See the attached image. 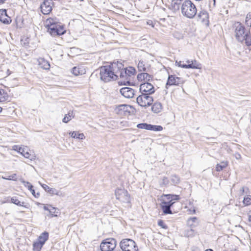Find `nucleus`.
Returning a JSON list of instances; mask_svg holds the SVG:
<instances>
[{"instance_id": "1", "label": "nucleus", "mask_w": 251, "mask_h": 251, "mask_svg": "<svg viewBox=\"0 0 251 251\" xmlns=\"http://www.w3.org/2000/svg\"><path fill=\"white\" fill-rule=\"evenodd\" d=\"M100 78L105 82L117 79L116 62L111 63L109 65L103 66L100 67Z\"/></svg>"}, {"instance_id": "2", "label": "nucleus", "mask_w": 251, "mask_h": 251, "mask_svg": "<svg viewBox=\"0 0 251 251\" xmlns=\"http://www.w3.org/2000/svg\"><path fill=\"white\" fill-rule=\"evenodd\" d=\"M48 31L52 36H60L65 33L64 26L59 23L56 19L49 18L46 21Z\"/></svg>"}, {"instance_id": "3", "label": "nucleus", "mask_w": 251, "mask_h": 251, "mask_svg": "<svg viewBox=\"0 0 251 251\" xmlns=\"http://www.w3.org/2000/svg\"><path fill=\"white\" fill-rule=\"evenodd\" d=\"M181 8V13L184 17L193 19L196 15L197 9L196 5L190 0H185Z\"/></svg>"}, {"instance_id": "4", "label": "nucleus", "mask_w": 251, "mask_h": 251, "mask_svg": "<svg viewBox=\"0 0 251 251\" xmlns=\"http://www.w3.org/2000/svg\"><path fill=\"white\" fill-rule=\"evenodd\" d=\"M116 77L117 79L120 77L122 79L118 83L120 85H129L130 79H128L126 74V69L124 68V65L121 62H116Z\"/></svg>"}, {"instance_id": "5", "label": "nucleus", "mask_w": 251, "mask_h": 251, "mask_svg": "<svg viewBox=\"0 0 251 251\" xmlns=\"http://www.w3.org/2000/svg\"><path fill=\"white\" fill-rule=\"evenodd\" d=\"M235 36L236 40L239 42H243L246 36L245 26L240 22H236L234 24Z\"/></svg>"}, {"instance_id": "6", "label": "nucleus", "mask_w": 251, "mask_h": 251, "mask_svg": "<svg viewBox=\"0 0 251 251\" xmlns=\"http://www.w3.org/2000/svg\"><path fill=\"white\" fill-rule=\"evenodd\" d=\"M123 251H138V248L135 242L130 239H124L120 244Z\"/></svg>"}, {"instance_id": "7", "label": "nucleus", "mask_w": 251, "mask_h": 251, "mask_svg": "<svg viewBox=\"0 0 251 251\" xmlns=\"http://www.w3.org/2000/svg\"><path fill=\"white\" fill-rule=\"evenodd\" d=\"M146 93H141L136 99L137 103L142 107L150 106L153 101L152 97Z\"/></svg>"}, {"instance_id": "8", "label": "nucleus", "mask_w": 251, "mask_h": 251, "mask_svg": "<svg viewBox=\"0 0 251 251\" xmlns=\"http://www.w3.org/2000/svg\"><path fill=\"white\" fill-rule=\"evenodd\" d=\"M115 195L117 200L122 202L129 203L130 196L127 191L124 188H117L115 190Z\"/></svg>"}, {"instance_id": "9", "label": "nucleus", "mask_w": 251, "mask_h": 251, "mask_svg": "<svg viewBox=\"0 0 251 251\" xmlns=\"http://www.w3.org/2000/svg\"><path fill=\"white\" fill-rule=\"evenodd\" d=\"M116 241L115 239H107L100 244V248L101 251H112L115 248Z\"/></svg>"}, {"instance_id": "10", "label": "nucleus", "mask_w": 251, "mask_h": 251, "mask_svg": "<svg viewBox=\"0 0 251 251\" xmlns=\"http://www.w3.org/2000/svg\"><path fill=\"white\" fill-rule=\"evenodd\" d=\"M140 92L141 93H146L151 95L155 92L154 87L149 82H144L140 84Z\"/></svg>"}, {"instance_id": "11", "label": "nucleus", "mask_w": 251, "mask_h": 251, "mask_svg": "<svg viewBox=\"0 0 251 251\" xmlns=\"http://www.w3.org/2000/svg\"><path fill=\"white\" fill-rule=\"evenodd\" d=\"M173 204L174 202H166L165 200H161L160 205L164 215L173 214V212L171 210V207Z\"/></svg>"}, {"instance_id": "12", "label": "nucleus", "mask_w": 251, "mask_h": 251, "mask_svg": "<svg viewBox=\"0 0 251 251\" xmlns=\"http://www.w3.org/2000/svg\"><path fill=\"white\" fill-rule=\"evenodd\" d=\"M53 5V2L45 0L40 5L42 13L44 15L50 14L52 10Z\"/></svg>"}, {"instance_id": "13", "label": "nucleus", "mask_w": 251, "mask_h": 251, "mask_svg": "<svg viewBox=\"0 0 251 251\" xmlns=\"http://www.w3.org/2000/svg\"><path fill=\"white\" fill-rule=\"evenodd\" d=\"M120 91L122 95L127 99L132 98L135 95L134 90L130 87H123Z\"/></svg>"}, {"instance_id": "14", "label": "nucleus", "mask_w": 251, "mask_h": 251, "mask_svg": "<svg viewBox=\"0 0 251 251\" xmlns=\"http://www.w3.org/2000/svg\"><path fill=\"white\" fill-rule=\"evenodd\" d=\"M198 20L201 23L208 25H209V15L208 12L205 10H202L198 13Z\"/></svg>"}, {"instance_id": "15", "label": "nucleus", "mask_w": 251, "mask_h": 251, "mask_svg": "<svg viewBox=\"0 0 251 251\" xmlns=\"http://www.w3.org/2000/svg\"><path fill=\"white\" fill-rule=\"evenodd\" d=\"M0 21L4 24H9L11 20L7 14V10L5 9H0Z\"/></svg>"}, {"instance_id": "16", "label": "nucleus", "mask_w": 251, "mask_h": 251, "mask_svg": "<svg viewBox=\"0 0 251 251\" xmlns=\"http://www.w3.org/2000/svg\"><path fill=\"white\" fill-rule=\"evenodd\" d=\"M137 78L139 81H144L145 82H147L152 79V76L147 72H143L137 75Z\"/></svg>"}, {"instance_id": "17", "label": "nucleus", "mask_w": 251, "mask_h": 251, "mask_svg": "<svg viewBox=\"0 0 251 251\" xmlns=\"http://www.w3.org/2000/svg\"><path fill=\"white\" fill-rule=\"evenodd\" d=\"M39 183L41 185L42 188L46 191V192H48L50 194L56 195L57 196H61L60 192L57 190L56 189L50 188L46 184H42L40 182H39Z\"/></svg>"}, {"instance_id": "18", "label": "nucleus", "mask_w": 251, "mask_h": 251, "mask_svg": "<svg viewBox=\"0 0 251 251\" xmlns=\"http://www.w3.org/2000/svg\"><path fill=\"white\" fill-rule=\"evenodd\" d=\"M165 197L166 202H174L175 203V201H177L180 199L179 195H173V194H163L161 196V198Z\"/></svg>"}, {"instance_id": "19", "label": "nucleus", "mask_w": 251, "mask_h": 251, "mask_svg": "<svg viewBox=\"0 0 251 251\" xmlns=\"http://www.w3.org/2000/svg\"><path fill=\"white\" fill-rule=\"evenodd\" d=\"M199 224L198 219L196 217H191L188 219L187 225L189 228L195 229Z\"/></svg>"}, {"instance_id": "20", "label": "nucleus", "mask_w": 251, "mask_h": 251, "mask_svg": "<svg viewBox=\"0 0 251 251\" xmlns=\"http://www.w3.org/2000/svg\"><path fill=\"white\" fill-rule=\"evenodd\" d=\"M38 62L39 66L43 69L49 70L50 68V63L43 58H39Z\"/></svg>"}, {"instance_id": "21", "label": "nucleus", "mask_w": 251, "mask_h": 251, "mask_svg": "<svg viewBox=\"0 0 251 251\" xmlns=\"http://www.w3.org/2000/svg\"><path fill=\"white\" fill-rule=\"evenodd\" d=\"M186 69H201V65L199 63L197 60H194L191 61V63L187 64V65L183 66Z\"/></svg>"}, {"instance_id": "22", "label": "nucleus", "mask_w": 251, "mask_h": 251, "mask_svg": "<svg viewBox=\"0 0 251 251\" xmlns=\"http://www.w3.org/2000/svg\"><path fill=\"white\" fill-rule=\"evenodd\" d=\"M162 109V105L160 102H154L151 106V111L156 114L160 112Z\"/></svg>"}, {"instance_id": "23", "label": "nucleus", "mask_w": 251, "mask_h": 251, "mask_svg": "<svg viewBox=\"0 0 251 251\" xmlns=\"http://www.w3.org/2000/svg\"><path fill=\"white\" fill-rule=\"evenodd\" d=\"M49 237V233L47 231H44L38 237L37 241L41 242L43 245H44L45 242L48 240Z\"/></svg>"}, {"instance_id": "24", "label": "nucleus", "mask_w": 251, "mask_h": 251, "mask_svg": "<svg viewBox=\"0 0 251 251\" xmlns=\"http://www.w3.org/2000/svg\"><path fill=\"white\" fill-rule=\"evenodd\" d=\"M197 233L195 229L189 228L185 229L184 231V236L187 237H193Z\"/></svg>"}, {"instance_id": "25", "label": "nucleus", "mask_w": 251, "mask_h": 251, "mask_svg": "<svg viewBox=\"0 0 251 251\" xmlns=\"http://www.w3.org/2000/svg\"><path fill=\"white\" fill-rule=\"evenodd\" d=\"M138 69L139 72H149L150 68L146 67L143 61H139L137 65Z\"/></svg>"}, {"instance_id": "26", "label": "nucleus", "mask_w": 251, "mask_h": 251, "mask_svg": "<svg viewBox=\"0 0 251 251\" xmlns=\"http://www.w3.org/2000/svg\"><path fill=\"white\" fill-rule=\"evenodd\" d=\"M176 86V76L175 75H169L168 80L166 84V87L168 88L167 86Z\"/></svg>"}, {"instance_id": "27", "label": "nucleus", "mask_w": 251, "mask_h": 251, "mask_svg": "<svg viewBox=\"0 0 251 251\" xmlns=\"http://www.w3.org/2000/svg\"><path fill=\"white\" fill-rule=\"evenodd\" d=\"M20 180L24 184V185L31 192L32 194H34L35 191L34 189H33V186L30 184V182L26 181L23 179H20Z\"/></svg>"}, {"instance_id": "28", "label": "nucleus", "mask_w": 251, "mask_h": 251, "mask_svg": "<svg viewBox=\"0 0 251 251\" xmlns=\"http://www.w3.org/2000/svg\"><path fill=\"white\" fill-rule=\"evenodd\" d=\"M70 136L75 139H78L83 140L85 138V136L83 133H79L77 131H72L69 133Z\"/></svg>"}, {"instance_id": "29", "label": "nucleus", "mask_w": 251, "mask_h": 251, "mask_svg": "<svg viewBox=\"0 0 251 251\" xmlns=\"http://www.w3.org/2000/svg\"><path fill=\"white\" fill-rule=\"evenodd\" d=\"M228 165L227 161H224L220 162L219 164H217L216 166V170L217 172H220L224 169L226 168Z\"/></svg>"}, {"instance_id": "30", "label": "nucleus", "mask_w": 251, "mask_h": 251, "mask_svg": "<svg viewBox=\"0 0 251 251\" xmlns=\"http://www.w3.org/2000/svg\"><path fill=\"white\" fill-rule=\"evenodd\" d=\"M8 99L7 93L3 89H0V102L6 101Z\"/></svg>"}, {"instance_id": "31", "label": "nucleus", "mask_w": 251, "mask_h": 251, "mask_svg": "<svg viewBox=\"0 0 251 251\" xmlns=\"http://www.w3.org/2000/svg\"><path fill=\"white\" fill-rule=\"evenodd\" d=\"M244 41H245V44L247 46H251V32L250 30L247 31L246 36Z\"/></svg>"}, {"instance_id": "32", "label": "nucleus", "mask_w": 251, "mask_h": 251, "mask_svg": "<svg viewBox=\"0 0 251 251\" xmlns=\"http://www.w3.org/2000/svg\"><path fill=\"white\" fill-rule=\"evenodd\" d=\"M74 117L73 115V112L72 111H70L68 113L65 114L64 117L62 120V122L64 123H67L69 122L72 118Z\"/></svg>"}, {"instance_id": "33", "label": "nucleus", "mask_w": 251, "mask_h": 251, "mask_svg": "<svg viewBox=\"0 0 251 251\" xmlns=\"http://www.w3.org/2000/svg\"><path fill=\"white\" fill-rule=\"evenodd\" d=\"M126 72L127 73L126 74L127 75L128 79H130V77L132 75H134L135 74L136 70L134 67L131 66L126 68Z\"/></svg>"}, {"instance_id": "34", "label": "nucleus", "mask_w": 251, "mask_h": 251, "mask_svg": "<svg viewBox=\"0 0 251 251\" xmlns=\"http://www.w3.org/2000/svg\"><path fill=\"white\" fill-rule=\"evenodd\" d=\"M43 246L44 245L41 242L36 241L34 242L33 244V251H41Z\"/></svg>"}, {"instance_id": "35", "label": "nucleus", "mask_w": 251, "mask_h": 251, "mask_svg": "<svg viewBox=\"0 0 251 251\" xmlns=\"http://www.w3.org/2000/svg\"><path fill=\"white\" fill-rule=\"evenodd\" d=\"M163 130V127L159 125H153L150 124L148 130L160 131Z\"/></svg>"}, {"instance_id": "36", "label": "nucleus", "mask_w": 251, "mask_h": 251, "mask_svg": "<svg viewBox=\"0 0 251 251\" xmlns=\"http://www.w3.org/2000/svg\"><path fill=\"white\" fill-rule=\"evenodd\" d=\"M1 178L3 179L8 180H13L16 181L17 180V176L16 174H13L10 176H2Z\"/></svg>"}, {"instance_id": "37", "label": "nucleus", "mask_w": 251, "mask_h": 251, "mask_svg": "<svg viewBox=\"0 0 251 251\" xmlns=\"http://www.w3.org/2000/svg\"><path fill=\"white\" fill-rule=\"evenodd\" d=\"M171 181L173 185H176L180 182V178L178 176L173 175L171 176Z\"/></svg>"}, {"instance_id": "38", "label": "nucleus", "mask_w": 251, "mask_h": 251, "mask_svg": "<svg viewBox=\"0 0 251 251\" xmlns=\"http://www.w3.org/2000/svg\"><path fill=\"white\" fill-rule=\"evenodd\" d=\"M11 202L18 206L25 207L24 205V202H22L19 201L16 197H12L11 199Z\"/></svg>"}, {"instance_id": "39", "label": "nucleus", "mask_w": 251, "mask_h": 251, "mask_svg": "<svg viewBox=\"0 0 251 251\" xmlns=\"http://www.w3.org/2000/svg\"><path fill=\"white\" fill-rule=\"evenodd\" d=\"M72 72L75 75H81L83 74H84L83 70H81V68H79V67H74L72 69Z\"/></svg>"}, {"instance_id": "40", "label": "nucleus", "mask_w": 251, "mask_h": 251, "mask_svg": "<svg viewBox=\"0 0 251 251\" xmlns=\"http://www.w3.org/2000/svg\"><path fill=\"white\" fill-rule=\"evenodd\" d=\"M130 106L129 105L126 104H121L119 105L117 107V110L118 111H122L123 112H126L128 110V108H130Z\"/></svg>"}, {"instance_id": "41", "label": "nucleus", "mask_w": 251, "mask_h": 251, "mask_svg": "<svg viewBox=\"0 0 251 251\" xmlns=\"http://www.w3.org/2000/svg\"><path fill=\"white\" fill-rule=\"evenodd\" d=\"M243 202L245 205H250L251 204V196L247 195L244 197Z\"/></svg>"}, {"instance_id": "42", "label": "nucleus", "mask_w": 251, "mask_h": 251, "mask_svg": "<svg viewBox=\"0 0 251 251\" xmlns=\"http://www.w3.org/2000/svg\"><path fill=\"white\" fill-rule=\"evenodd\" d=\"M245 24L248 26L251 27V12H249L246 16Z\"/></svg>"}, {"instance_id": "43", "label": "nucleus", "mask_w": 251, "mask_h": 251, "mask_svg": "<svg viewBox=\"0 0 251 251\" xmlns=\"http://www.w3.org/2000/svg\"><path fill=\"white\" fill-rule=\"evenodd\" d=\"M149 125H150L149 124L145 123H140V124H138L137 125V127H138V128H140V129H144L148 130Z\"/></svg>"}, {"instance_id": "44", "label": "nucleus", "mask_w": 251, "mask_h": 251, "mask_svg": "<svg viewBox=\"0 0 251 251\" xmlns=\"http://www.w3.org/2000/svg\"><path fill=\"white\" fill-rule=\"evenodd\" d=\"M57 208L52 207L51 205H50V210L49 213L51 216V217H57V214H54L56 213Z\"/></svg>"}, {"instance_id": "45", "label": "nucleus", "mask_w": 251, "mask_h": 251, "mask_svg": "<svg viewBox=\"0 0 251 251\" xmlns=\"http://www.w3.org/2000/svg\"><path fill=\"white\" fill-rule=\"evenodd\" d=\"M25 152H24L22 154V155L24 156L25 158L29 159L30 160L32 159V157L31 156V155L28 152V149L27 147H25Z\"/></svg>"}, {"instance_id": "46", "label": "nucleus", "mask_w": 251, "mask_h": 251, "mask_svg": "<svg viewBox=\"0 0 251 251\" xmlns=\"http://www.w3.org/2000/svg\"><path fill=\"white\" fill-rule=\"evenodd\" d=\"M158 225L163 229H166L168 228L167 226L164 223V221L162 220H159L158 221Z\"/></svg>"}, {"instance_id": "47", "label": "nucleus", "mask_w": 251, "mask_h": 251, "mask_svg": "<svg viewBox=\"0 0 251 251\" xmlns=\"http://www.w3.org/2000/svg\"><path fill=\"white\" fill-rule=\"evenodd\" d=\"M176 86L179 85V84H182L184 83V79L181 77L176 76Z\"/></svg>"}, {"instance_id": "48", "label": "nucleus", "mask_w": 251, "mask_h": 251, "mask_svg": "<svg viewBox=\"0 0 251 251\" xmlns=\"http://www.w3.org/2000/svg\"><path fill=\"white\" fill-rule=\"evenodd\" d=\"M169 182V180L167 177H164L162 178V181L161 182V184L163 185H167L168 184Z\"/></svg>"}, {"instance_id": "49", "label": "nucleus", "mask_w": 251, "mask_h": 251, "mask_svg": "<svg viewBox=\"0 0 251 251\" xmlns=\"http://www.w3.org/2000/svg\"><path fill=\"white\" fill-rule=\"evenodd\" d=\"M245 190L248 191L249 190L248 188V187H242L240 189V190L241 194L243 195L244 194V193L245 192Z\"/></svg>"}, {"instance_id": "50", "label": "nucleus", "mask_w": 251, "mask_h": 251, "mask_svg": "<svg viewBox=\"0 0 251 251\" xmlns=\"http://www.w3.org/2000/svg\"><path fill=\"white\" fill-rule=\"evenodd\" d=\"M176 63L177 64V65H178L179 67H180L182 68H185V67H183V66L187 65V64H182L181 61H176Z\"/></svg>"}, {"instance_id": "51", "label": "nucleus", "mask_w": 251, "mask_h": 251, "mask_svg": "<svg viewBox=\"0 0 251 251\" xmlns=\"http://www.w3.org/2000/svg\"><path fill=\"white\" fill-rule=\"evenodd\" d=\"M25 148L20 147V148L19 149L18 152L22 155L23 153L24 152H25Z\"/></svg>"}, {"instance_id": "52", "label": "nucleus", "mask_w": 251, "mask_h": 251, "mask_svg": "<svg viewBox=\"0 0 251 251\" xmlns=\"http://www.w3.org/2000/svg\"><path fill=\"white\" fill-rule=\"evenodd\" d=\"M248 223L249 225L251 226V211L249 213Z\"/></svg>"}, {"instance_id": "53", "label": "nucleus", "mask_w": 251, "mask_h": 251, "mask_svg": "<svg viewBox=\"0 0 251 251\" xmlns=\"http://www.w3.org/2000/svg\"><path fill=\"white\" fill-rule=\"evenodd\" d=\"M20 147L18 146V145H14L13 146L12 148L13 150L18 152L19 149L20 148Z\"/></svg>"}, {"instance_id": "54", "label": "nucleus", "mask_w": 251, "mask_h": 251, "mask_svg": "<svg viewBox=\"0 0 251 251\" xmlns=\"http://www.w3.org/2000/svg\"><path fill=\"white\" fill-rule=\"evenodd\" d=\"M32 195L36 198H38L40 196V193L39 192H37V193H34V194H32Z\"/></svg>"}, {"instance_id": "55", "label": "nucleus", "mask_w": 251, "mask_h": 251, "mask_svg": "<svg viewBox=\"0 0 251 251\" xmlns=\"http://www.w3.org/2000/svg\"><path fill=\"white\" fill-rule=\"evenodd\" d=\"M44 209L45 210H46V211H48L49 212V210H50V205L48 206H46L45 205L44 206Z\"/></svg>"}, {"instance_id": "56", "label": "nucleus", "mask_w": 251, "mask_h": 251, "mask_svg": "<svg viewBox=\"0 0 251 251\" xmlns=\"http://www.w3.org/2000/svg\"><path fill=\"white\" fill-rule=\"evenodd\" d=\"M147 23H148V25H151L152 27L154 26V25H152V21L148 22Z\"/></svg>"}, {"instance_id": "57", "label": "nucleus", "mask_w": 251, "mask_h": 251, "mask_svg": "<svg viewBox=\"0 0 251 251\" xmlns=\"http://www.w3.org/2000/svg\"><path fill=\"white\" fill-rule=\"evenodd\" d=\"M5 0H0V4L3 3Z\"/></svg>"}, {"instance_id": "58", "label": "nucleus", "mask_w": 251, "mask_h": 251, "mask_svg": "<svg viewBox=\"0 0 251 251\" xmlns=\"http://www.w3.org/2000/svg\"><path fill=\"white\" fill-rule=\"evenodd\" d=\"M205 251H213L212 249H209L206 250Z\"/></svg>"}, {"instance_id": "59", "label": "nucleus", "mask_w": 251, "mask_h": 251, "mask_svg": "<svg viewBox=\"0 0 251 251\" xmlns=\"http://www.w3.org/2000/svg\"><path fill=\"white\" fill-rule=\"evenodd\" d=\"M195 213H196V210H195V209H194L193 210V214H195Z\"/></svg>"}, {"instance_id": "60", "label": "nucleus", "mask_w": 251, "mask_h": 251, "mask_svg": "<svg viewBox=\"0 0 251 251\" xmlns=\"http://www.w3.org/2000/svg\"><path fill=\"white\" fill-rule=\"evenodd\" d=\"M230 251H239L236 249H234V250H231Z\"/></svg>"}, {"instance_id": "61", "label": "nucleus", "mask_w": 251, "mask_h": 251, "mask_svg": "<svg viewBox=\"0 0 251 251\" xmlns=\"http://www.w3.org/2000/svg\"><path fill=\"white\" fill-rule=\"evenodd\" d=\"M2 110V107H0V113L1 112Z\"/></svg>"}, {"instance_id": "62", "label": "nucleus", "mask_w": 251, "mask_h": 251, "mask_svg": "<svg viewBox=\"0 0 251 251\" xmlns=\"http://www.w3.org/2000/svg\"><path fill=\"white\" fill-rule=\"evenodd\" d=\"M213 0V2H214V4H215V0Z\"/></svg>"}, {"instance_id": "63", "label": "nucleus", "mask_w": 251, "mask_h": 251, "mask_svg": "<svg viewBox=\"0 0 251 251\" xmlns=\"http://www.w3.org/2000/svg\"><path fill=\"white\" fill-rule=\"evenodd\" d=\"M227 251L225 250V251Z\"/></svg>"}]
</instances>
